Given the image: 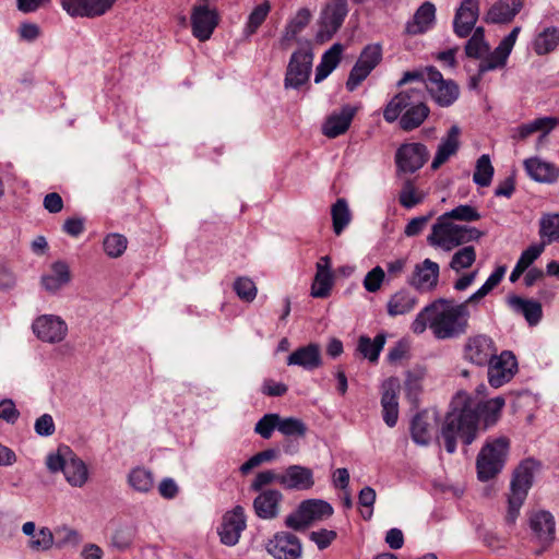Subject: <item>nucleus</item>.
<instances>
[{"instance_id": "1", "label": "nucleus", "mask_w": 559, "mask_h": 559, "mask_svg": "<svg viewBox=\"0 0 559 559\" xmlns=\"http://www.w3.org/2000/svg\"><path fill=\"white\" fill-rule=\"evenodd\" d=\"M469 316L466 301L455 304L454 299L439 298L416 316L412 330L421 334L429 325L438 340L454 338L466 333Z\"/></svg>"}, {"instance_id": "2", "label": "nucleus", "mask_w": 559, "mask_h": 559, "mask_svg": "<svg viewBox=\"0 0 559 559\" xmlns=\"http://www.w3.org/2000/svg\"><path fill=\"white\" fill-rule=\"evenodd\" d=\"M503 406L504 399L498 396L478 405L476 408L465 404L461 411L449 413L441 428V437L444 440L447 452H455L457 437L465 444H471L475 440L478 430L479 413L486 414L487 423H495Z\"/></svg>"}, {"instance_id": "3", "label": "nucleus", "mask_w": 559, "mask_h": 559, "mask_svg": "<svg viewBox=\"0 0 559 559\" xmlns=\"http://www.w3.org/2000/svg\"><path fill=\"white\" fill-rule=\"evenodd\" d=\"M483 236L484 233L475 227L454 224L439 216L427 240L433 247L451 251L459 246L477 241Z\"/></svg>"}, {"instance_id": "4", "label": "nucleus", "mask_w": 559, "mask_h": 559, "mask_svg": "<svg viewBox=\"0 0 559 559\" xmlns=\"http://www.w3.org/2000/svg\"><path fill=\"white\" fill-rule=\"evenodd\" d=\"M46 465L51 473L61 471L73 487H82L88 477L85 463L67 445L59 447L56 453H49Z\"/></svg>"}, {"instance_id": "5", "label": "nucleus", "mask_w": 559, "mask_h": 559, "mask_svg": "<svg viewBox=\"0 0 559 559\" xmlns=\"http://www.w3.org/2000/svg\"><path fill=\"white\" fill-rule=\"evenodd\" d=\"M509 439L499 437L487 442L477 455L476 467L480 480H488L499 474L509 450Z\"/></svg>"}, {"instance_id": "6", "label": "nucleus", "mask_w": 559, "mask_h": 559, "mask_svg": "<svg viewBox=\"0 0 559 559\" xmlns=\"http://www.w3.org/2000/svg\"><path fill=\"white\" fill-rule=\"evenodd\" d=\"M534 462H522L513 473L510 485V495L508 498L507 521L512 523L516 520L520 509L527 497V492L533 485Z\"/></svg>"}, {"instance_id": "7", "label": "nucleus", "mask_w": 559, "mask_h": 559, "mask_svg": "<svg viewBox=\"0 0 559 559\" xmlns=\"http://www.w3.org/2000/svg\"><path fill=\"white\" fill-rule=\"evenodd\" d=\"M427 86H414L401 91L385 106L383 118L386 122H394L404 112L426 102Z\"/></svg>"}, {"instance_id": "8", "label": "nucleus", "mask_w": 559, "mask_h": 559, "mask_svg": "<svg viewBox=\"0 0 559 559\" xmlns=\"http://www.w3.org/2000/svg\"><path fill=\"white\" fill-rule=\"evenodd\" d=\"M347 12L346 0H333L326 4L321 12L319 29L316 35L317 41L323 44L330 40L342 26Z\"/></svg>"}, {"instance_id": "9", "label": "nucleus", "mask_w": 559, "mask_h": 559, "mask_svg": "<svg viewBox=\"0 0 559 559\" xmlns=\"http://www.w3.org/2000/svg\"><path fill=\"white\" fill-rule=\"evenodd\" d=\"M497 352L496 343L486 334L472 335L463 345V358L477 367L488 366Z\"/></svg>"}, {"instance_id": "10", "label": "nucleus", "mask_w": 559, "mask_h": 559, "mask_svg": "<svg viewBox=\"0 0 559 559\" xmlns=\"http://www.w3.org/2000/svg\"><path fill=\"white\" fill-rule=\"evenodd\" d=\"M382 59V48L379 44L367 45L361 51L358 60L350 70L346 87L354 91L380 63Z\"/></svg>"}, {"instance_id": "11", "label": "nucleus", "mask_w": 559, "mask_h": 559, "mask_svg": "<svg viewBox=\"0 0 559 559\" xmlns=\"http://www.w3.org/2000/svg\"><path fill=\"white\" fill-rule=\"evenodd\" d=\"M428 88L436 103L442 107L452 105L459 97V86L451 80L443 79L440 71L433 67L426 69Z\"/></svg>"}, {"instance_id": "12", "label": "nucleus", "mask_w": 559, "mask_h": 559, "mask_svg": "<svg viewBox=\"0 0 559 559\" xmlns=\"http://www.w3.org/2000/svg\"><path fill=\"white\" fill-rule=\"evenodd\" d=\"M190 20L193 36L200 41H205L211 38L218 25L219 15L215 9L204 2L192 8Z\"/></svg>"}, {"instance_id": "13", "label": "nucleus", "mask_w": 559, "mask_h": 559, "mask_svg": "<svg viewBox=\"0 0 559 559\" xmlns=\"http://www.w3.org/2000/svg\"><path fill=\"white\" fill-rule=\"evenodd\" d=\"M297 513L299 520L290 514L286 518L285 524H309L326 521L333 514V507L322 499H308L299 504Z\"/></svg>"}, {"instance_id": "14", "label": "nucleus", "mask_w": 559, "mask_h": 559, "mask_svg": "<svg viewBox=\"0 0 559 559\" xmlns=\"http://www.w3.org/2000/svg\"><path fill=\"white\" fill-rule=\"evenodd\" d=\"M118 0H60L61 8L72 17H98L110 11Z\"/></svg>"}, {"instance_id": "15", "label": "nucleus", "mask_w": 559, "mask_h": 559, "mask_svg": "<svg viewBox=\"0 0 559 559\" xmlns=\"http://www.w3.org/2000/svg\"><path fill=\"white\" fill-rule=\"evenodd\" d=\"M313 55L309 50H299L292 55L286 76L285 87L298 88L305 84L310 75Z\"/></svg>"}, {"instance_id": "16", "label": "nucleus", "mask_w": 559, "mask_h": 559, "mask_svg": "<svg viewBox=\"0 0 559 559\" xmlns=\"http://www.w3.org/2000/svg\"><path fill=\"white\" fill-rule=\"evenodd\" d=\"M35 335L46 343H59L68 333L67 323L58 316L43 314L32 325Z\"/></svg>"}, {"instance_id": "17", "label": "nucleus", "mask_w": 559, "mask_h": 559, "mask_svg": "<svg viewBox=\"0 0 559 559\" xmlns=\"http://www.w3.org/2000/svg\"><path fill=\"white\" fill-rule=\"evenodd\" d=\"M515 356L509 352L503 350L500 355L496 354L488 367V381L493 388H500L509 382L516 370Z\"/></svg>"}, {"instance_id": "18", "label": "nucleus", "mask_w": 559, "mask_h": 559, "mask_svg": "<svg viewBox=\"0 0 559 559\" xmlns=\"http://www.w3.org/2000/svg\"><path fill=\"white\" fill-rule=\"evenodd\" d=\"M265 549L274 559H299L302 554L299 539L287 532L275 534L265 544Z\"/></svg>"}, {"instance_id": "19", "label": "nucleus", "mask_w": 559, "mask_h": 559, "mask_svg": "<svg viewBox=\"0 0 559 559\" xmlns=\"http://www.w3.org/2000/svg\"><path fill=\"white\" fill-rule=\"evenodd\" d=\"M429 152L421 143L403 144L396 152V165L400 171L413 174L428 159Z\"/></svg>"}, {"instance_id": "20", "label": "nucleus", "mask_w": 559, "mask_h": 559, "mask_svg": "<svg viewBox=\"0 0 559 559\" xmlns=\"http://www.w3.org/2000/svg\"><path fill=\"white\" fill-rule=\"evenodd\" d=\"M439 415L436 409H425L412 420L411 435L415 443L428 445L438 426Z\"/></svg>"}, {"instance_id": "21", "label": "nucleus", "mask_w": 559, "mask_h": 559, "mask_svg": "<svg viewBox=\"0 0 559 559\" xmlns=\"http://www.w3.org/2000/svg\"><path fill=\"white\" fill-rule=\"evenodd\" d=\"M479 16L478 0H463L456 10L453 27L454 33L461 37H467L473 31Z\"/></svg>"}, {"instance_id": "22", "label": "nucleus", "mask_w": 559, "mask_h": 559, "mask_svg": "<svg viewBox=\"0 0 559 559\" xmlns=\"http://www.w3.org/2000/svg\"><path fill=\"white\" fill-rule=\"evenodd\" d=\"M439 264L425 259L415 266L408 284L420 292H430L436 288L439 280Z\"/></svg>"}, {"instance_id": "23", "label": "nucleus", "mask_w": 559, "mask_h": 559, "mask_svg": "<svg viewBox=\"0 0 559 559\" xmlns=\"http://www.w3.org/2000/svg\"><path fill=\"white\" fill-rule=\"evenodd\" d=\"M280 485L288 490H309L314 485L313 472L302 465H290L281 473Z\"/></svg>"}, {"instance_id": "24", "label": "nucleus", "mask_w": 559, "mask_h": 559, "mask_svg": "<svg viewBox=\"0 0 559 559\" xmlns=\"http://www.w3.org/2000/svg\"><path fill=\"white\" fill-rule=\"evenodd\" d=\"M322 364L321 347L317 343L301 346L287 357L288 366H299L308 371L320 368Z\"/></svg>"}, {"instance_id": "25", "label": "nucleus", "mask_w": 559, "mask_h": 559, "mask_svg": "<svg viewBox=\"0 0 559 559\" xmlns=\"http://www.w3.org/2000/svg\"><path fill=\"white\" fill-rule=\"evenodd\" d=\"M523 0H498L487 11L484 20L491 24H508L522 10Z\"/></svg>"}, {"instance_id": "26", "label": "nucleus", "mask_w": 559, "mask_h": 559, "mask_svg": "<svg viewBox=\"0 0 559 559\" xmlns=\"http://www.w3.org/2000/svg\"><path fill=\"white\" fill-rule=\"evenodd\" d=\"M283 495L276 489L262 491L253 501V508L257 515L262 520H273L280 512V504Z\"/></svg>"}, {"instance_id": "27", "label": "nucleus", "mask_w": 559, "mask_h": 559, "mask_svg": "<svg viewBox=\"0 0 559 559\" xmlns=\"http://www.w3.org/2000/svg\"><path fill=\"white\" fill-rule=\"evenodd\" d=\"M356 109L349 105H345L341 108L340 112H333L325 120L322 132L325 136L334 139L345 133L355 116Z\"/></svg>"}, {"instance_id": "28", "label": "nucleus", "mask_w": 559, "mask_h": 559, "mask_svg": "<svg viewBox=\"0 0 559 559\" xmlns=\"http://www.w3.org/2000/svg\"><path fill=\"white\" fill-rule=\"evenodd\" d=\"M460 133L461 130L457 126H452L447 134L443 138L438 146L436 156L431 163L432 169H438L442 164H444L452 155L456 153L460 145Z\"/></svg>"}, {"instance_id": "29", "label": "nucleus", "mask_w": 559, "mask_h": 559, "mask_svg": "<svg viewBox=\"0 0 559 559\" xmlns=\"http://www.w3.org/2000/svg\"><path fill=\"white\" fill-rule=\"evenodd\" d=\"M527 175L538 182H554L559 177V169L552 164L546 163L537 157L524 162Z\"/></svg>"}, {"instance_id": "30", "label": "nucleus", "mask_w": 559, "mask_h": 559, "mask_svg": "<svg viewBox=\"0 0 559 559\" xmlns=\"http://www.w3.org/2000/svg\"><path fill=\"white\" fill-rule=\"evenodd\" d=\"M71 281L69 266L63 261L52 263L50 273L41 277L44 288L49 293H56Z\"/></svg>"}, {"instance_id": "31", "label": "nucleus", "mask_w": 559, "mask_h": 559, "mask_svg": "<svg viewBox=\"0 0 559 559\" xmlns=\"http://www.w3.org/2000/svg\"><path fill=\"white\" fill-rule=\"evenodd\" d=\"M436 7L433 3L424 2L415 12L413 21L406 25L408 34L416 35L426 32L435 22Z\"/></svg>"}, {"instance_id": "32", "label": "nucleus", "mask_w": 559, "mask_h": 559, "mask_svg": "<svg viewBox=\"0 0 559 559\" xmlns=\"http://www.w3.org/2000/svg\"><path fill=\"white\" fill-rule=\"evenodd\" d=\"M417 304V298L406 289H400L393 294L386 305L390 317L403 316L411 312Z\"/></svg>"}, {"instance_id": "33", "label": "nucleus", "mask_w": 559, "mask_h": 559, "mask_svg": "<svg viewBox=\"0 0 559 559\" xmlns=\"http://www.w3.org/2000/svg\"><path fill=\"white\" fill-rule=\"evenodd\" d=\"M22 531L35 550H47L53 545L55 534L47 526H22Z\"/></svg>"}, {"instance_id": "34", "label": "nucleus", "mask_w": 559, "mask_h": 559, "mask_svg": "<svg viewBox=\"0 0 559 559\" xmlns=\"http://www.w3.org/2000/svg\"><path fill=\"white\" fill-rule=\"evenodd\" d=\"M342 52L343 46L336 43L323 53L321 62L316 70V83L323 81L337 67Z\"/></svg>"}, {"instance_id": "35", "label": "nucleus", "mask_w": 559, "mask_h": 559, "mask_svg": "<svg viewBox=\"0 0 559 559\" xmlns=\"http://www.w3.org/2000/svg\"><path fill=\"white\" fill-rule=\"evenodd\" d=\"M558 120L550 117L537 118L528 123L522 124L518 128V138L521 140L526 139L535 132H540L539 140L544 139L556 126Z\"/></svg>"}, {"instance_id": "36", "label": "nucleus", "mask_w": 559, "mask_h": 559, "mask_svg": "<svg viewBox=\"0 0 559 559\" xmlns=\"http://www.w3.org/2000/svg\"><path fill=\"white\" fill-rule=\"evenodd\" d=\"M510 304L525 317L530 325H535L540 321L543 310L539 302L514 296L510 299Z\"/></svg>"}, {"instance_id": "37", "label": "nucleus", "mask_w": 559, "mask_h": 559, "mask_svg": "<svg viewBox=\"0 0 559 559\" xmlns=\"http://www.w3.org/2000/svg\"><path fill=\"white\" fill-rule=\"evenodd\" d=\"M312 17V13L307 8H301L297 11L294 17L289 20L287 23L282 40L290 41L295 39V37L302 32V29L309 24Z\"/></svg>"}, {"instance_id": "38", "label": "nucleus", "mask_w": 559, "mask_h": 559, "mask_svg": "<svg viewBox=\"0 0 559 559\" xmlns=\"http://www.w3.org/2000/svg\"><path fill=\"white\" fill-rule=\"evenodd\" d=\"M332 285L333 277L331 271L323 269L321 263H317V273L311 286V296L314 298L328 297Z\"/></svg>"}, {"instance_id": "39", "label": "nucleus", "mask_w": 559, "mask_h": 559, "mask_svg": "<svg viewBox=\"0 0 559 559\" xmlns=\"http://www.w3.org/2000/svg\"><path fill=\"white\" fill-rule=\"evenodd\" d=\"M559 45V29L557 27H547L538 34L534 41V50L537 55L551 52Z\"/></svg>"}, {"instance_id": "40", "label": "nucleus", "mask_w": 559, "mask_h": 559, "mask_svg": "<svg viewBox=\"0 0 559 559\" xmlns=\"http://www.w3.org/2000/svg\"><path fill=\"white\" fill-rule=\"evenodd\" d=\"M428 115L429 108L426 105V102H424L421 105H417L415 108L400 116V127L404 131H412L418 128L426 120Z\"/></svg>"}, {"instance_id": "41", "label": "nucleus", "mask_w": 559, "mask_h": 559, "mask_svg": "<svg viewBox=\"0 0 559 559\" xmlns=\"http://www.w3.org/2000/svg\"><path fill=\"white\" fill-rule=\"evenodd\" d=\"M385 344V335L378 334L373 340L368 336H360L358 341V350L365 358L374 362L379 358V354Z\"/></svg>"}, {"instance_id": "42", "label": "nucleus", "mask_w": 559, "mask_h": 559, "mask_svg": "<svg viewBox=\"0 0 559 559\" xmlns=\"http://www.w3.org/2000/svg\"><path fill=\"white\" fill-rule=\"evenodd\" d=\"M383 420L389 427H394L399 418V403L393 390H385L381 397Z\"/></svg>"}, {"instance_id": "43", "label": "nucleus", "mask_w": 559, "mask_h": 559, "mask_svg": "<svg viewBox=\"0 0 559 559\" xmlns=\"http://www.w3.org/2000/svg\"><path fill=\"white\" fill-rule=\"evenodd\" d=\"M424 199L425 193L416 189L412 179L404 180L399 194V201L403 207L412 209L420 204Z\"/></svg>"}, {"instance_id": "44", "label": "nucleus", "mask_w": 559, "mask_h": 559, "mask_svg": "<svg viewBox=\"0 0 559 559\" xmlns=\"http://www.w3.org/2000/svg\"><path fill=\"white\" fill-rule=\"evenodd\" d=\"M134 536V526H115V528L109 533L111 546L121 551L131 546Z\"/></svg>"}, {"instance_id": "45", "label": "nucleus", "mask_w": 559, "mask_h": 559, "mask_svg": "<svg viewBox=\"0 0 559 559\" xmlns=\"http://www.w3.org/2000/svg\"><path fill=\"white\" fill-rule=\"evenodd\" d=\"M130 486L140 492H148L154 486L153 475L148 469L136 467L129 474Z\"/></svg>"}, {"instance_id": "46", "label": "nucleus", "mask_w": 559, "mask_h": 559, "mask_svg": "<svg viewBox=\"0 0 559 559\" xmlns=\"http://www.w3.org/2000/svg\"><path fill=\"white\" fill-rule=\"evenodd\" d=\"M476 534L483 539L484 545L492 550L504 548L508 544L507 536L498 533L490 526H477Z\"/></svg>"}, {"instance_id": "47", "label": "nucleus", "mask_w": 559, "mask_h": 559, "mask_svg": "<svg viewBox=\"0 0 559 559\" xmlns=\"http://www.w3.org/2000/svg\"><path fill=\"white\" fill-rule=\"evenodd\" d=\"M332 221L333 229L336 235H340L350 222V213L347 202L344 199H338L332 206Z\"/></svg>"}, {"instance_id": "48", "label": "nucleus", "mask_w": 559, "mask_h": 559, "mask_svg": "<svg viewBox=\"0 0 559 559\" xmlns=\"http://www.w3.org/2000/svg\"><path fill=\"white\" fill-rule=\"evenodd\" d=\"M493 176V167L491 165L489 155H481L476 162V169L473 175V180L480 187H488L491 183Z\"/></svg>"}, {"instance_id": "49", "label": "nucleus", "mask_w": 559, "mask_h": 559, "mask_svg": "<svg viewBox=\"0 0 559 559\" xmlns=\"http://www.w3.org/2000/svg\"><path fill=\"white\" fill-rule=\"evenodd\" d=\"M526 535L530 543L545 548L552 542L555 530L554 526H526Z\"/></svg>"}, {"instance_id": "50", "label": "nucleus", "mask_w": 559, "mask_h": 559, "mask_svg": "<svg viewBox=\"0 0 559 559\" xmlns=\"http://www.w3.org/2000/svg\"><path fill=\"white\" fill-rule=\"evenodd\" d=\"M271 11V4L267 0L257 5L249 15L245 33L250 36L254 34L258 28L265 21L266 16Z\"/></svg>"}, {"instance_id": "51", "label": "nucleus", "mask_w": 559, "mask_h": 559, "mask_svg": "<svg viewBox=\"0 0 559 559\" xmlns=\"http://www.w3.org/2000/svg\"><path fill=\"white\" fill-rule=\"evenodd\" d=\"M476 260V251L473 246H466L457 250L451 261H450V267L455 271L460 272L463 269H467L472 266V264Z\"/></svg>"}, {"instance_id": "52", "label": "nucleus", "mask_w": 559, "mask_h": 559, "mask_svg": "<svg viewBox=\"0 0 559 559\" xmlns=\"http://www.w3.org/2000/svg\"><path fill=\"white\" fill-rule=\"evenodd\" d=\"M441 217L442 219H448L450 222L451 219L462 222H475L480 219L481 215L472 205L464 204L459 205L455 209L451 210L450 212L442 214Z\"/></svg>"}, {"instance_id": "53", "label": "nucleus", "mask_w": 559, "mask_h": 559, "mask_svg": "<svg viewBox=\"0 0 559 559\" xmlns=\"http://www.w3.org/2000/svg\"><path fill=\"white\" fill-rule=\"evenodd\" d=\"M128 240L123 235L110 234L103 242L104 251L110 258L120 257L127 249Z\"/></svg>"}, {"instance_id": "54", "label": "nucleus", "mask_w": 559, "mask_h": 559, "mask_svg": "<svg viewBox=\"0 0 559 559\" xmlns=\"http://www.w3.org/2000/svg\"><path fill=\"white\" fill-rule=\"evenodd\" d=\"M509 52L504 51L501 47H497L485 60L479 63V72L485 73L487 71L503 68L507 63Z\"/></svg>"}, {"instance_id": "55", "label": "nucleus", "mask_w": 559, "mask_h": 559, "mask_svg": "<svg viewBox=\"0 0 559 559\" xmlns=\"http://www.w3.org/2000/svg\"><path fill=\"white\" fill-rule=\"evenodd\" d=\"M277 430L282 432L284 436L304 437L307 432V426L302 420L298 418H282L280 416V424L277 426Z\"/></svg>"}, {"instance_id": "56", "label": "nucleus", "mask_w": 559, "mask_h": 559, "mask_svg": "<svg viewBox=\"0 0 559 559\" xmlns=\"http://www.w3.org/2000/svg\"><path fill=\"white\" fill-rule=\"evenodd\" d=\"M540 237L547 238L548 242L559 240V214L544 216L540 221Z\"/></svg>"}, {"instance_id": "57", "label": "nucleus", "mask_w": 559, "mask_h": 559, "mask_svg": "<svg viewBox=\"0 0 559 559\" xmlns=\"http://www.w3.org/2000/svg\"><path fill=\"white\" fill-rule=\"evenodd\" d=\"M280 424V415L270 413L265 414L259 421L255 424L254 432L260 435L263 439H270L274 429H277Z\"/></svg>"}, {"instance_id": "58", "label": "nucleus", "mask_w": 559, "mask_h": 559, "mask_svg": "<svg viewBox=\"0 0 559 559\" xmlns=\"http://www.w3.org/2000/svg\"><path fill=\"white\" fill-rule=\"evenodd\" d=\"M237 296L245 301H252L257 296V286L249 277H239L234 283Z\"/></svg>"}, {"instance_id": "59", "label": "nucleus", "mask_w": 559, "mask_h": 559, "mask_svg": "<svg viewBox=\"0 0 559 559\" xmlns=\"http://www.w3.org/2000/svg\"><path fill=\"white\" fill-rule=\"evenodd\" d=\"M246 526H217V535L221 543L226 546H235L241 536Z\"/></svg>"}, {"instance_id": "60", "label": "nucleus", "mask_w": 559, "mask_h": 559, "mask_svg": "<svg viewBox=\"0 0 559 559\" xmlns=\"http://www.w3.org/2000/svg\"><path fill=\"white\" fill-rule=\"evenodd\" d=\"M384 271L381 266H376L367 273L364 280V287L369 293H376L380 289L384 280Z\"/></svg>"}, {"instance_id": "61", "label": "nucleus", "mask_w": 559, "mask_h": 559, "mask_svg": "<svg viewBox=\"0 0 559 559\" xmlns=\"http://www.w3.org/2000/svg\"><path fill=\"white\" fill-rule=\"evenodd\" d=\"M309 538L318 546L319 549H324L336 538V532L326 528H319L318 531L310 532Z\"/></svg>"}, {"instance_id": "62", "label": "nucleus", "mask_w": 559, "mask_h": 559, "mask_svg": "<svg viewBox=\"0 0 559 559\" xmlns=\"http://www.w3.org/2000/svg\"><path fill=\"white\" fill-rule=\"evenodd\" d=\"M281 473H275L272 469L263 471L257 474L254 480L251 484V489L260 491L264 486L273 483L280 484Z\"/></svg>"}, {"instance_id": "63", "label": "nucleus", "mask_w": 559, "mask_h": 559, "mask_svg": "<svg viewBox=\"0 0 559 559\" xmlns=\"http://www.w3.org/2000/svg\"><path fill=\"white\" fill-rule=\"evenodd\" d=\"M435 215V212H430L427 215L417 216L409 221V223L405 227V235L408 237H414L419 235L424 228L426 227L427 223L431 219V217Z\"/></svg>"}, {"instance_id": "64", "label": "nucleus", "mask_w": 559, "mask_h": 559, "mask_svg": "<svg viewBox=\"0 0 559 559\" xmlns=\"http://www.w3.org/2000/svg\"><path fill=\"white\" fill-rule=\"evenodd\" d=\"M35 431L37 435L43 437H49L55 432V423L49 414H44L38 417L35 421Z\"/></svg>"}]
</instances>
